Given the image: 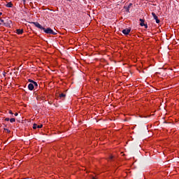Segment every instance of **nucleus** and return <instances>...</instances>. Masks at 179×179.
<instances>
[{"mask_svg":"<svg viewBox=\"0 0 179 179\" xmlns=\"http://www.w3.org/2000/svg\"><path fill=\"white\" fill-rule=\"evenodd\" d=\"M43 30L47 34H53L54 36H55V34H57V33H55L54 31H52V29H51V28H48V29L43 28Z\"/></svg>","mask_w":179,"mask_h":179,"instance_id":"nucleus-1","label":"nucleus"},{"mask_svg":"<svg viewBox=\"0 0 179 179\" xmlns=\"http://www.w3.org/2000/svg\"><path fill=\"white\" fill-rule=\"evenodd\" d=\"M32 24H34L35 27H37L38 29H40L41 30H43L44 27L40 24V23L36 22H32Z\"/></svg>","mask_w":179,"mask_h":179,"instance_id":"nucleus-2","label":"nucleus"},{"mask_svg":"<svg viewBox=\"0 0 179 179\" xmlns=\"http://www.w3.org/2000/svg\"><path fill=\"white\" fill-rule=\"evenodd\" d=\"M152 15L155 20H156V23H160V20L157 18V15H156V13H152Z\"/></svg>","mask_w":179,"mask_h":179,"instance_id":"nucleus-3","label":"nucleus"},{"mask_svg":"<svg viewBox=\"0 0 179 179\" xmlns=\"http://www.w3.org/2000/svg\"><path fill=\"white\" fill-rule=\"evenodd\" d=\"M123 34L128 35L129 33H131V29H125L122 31Z\"/></svg>","mask_w":179,"mask_h":179,"instance_id":"nucleus-4","label":"nucleus"},{"mask_svg":"<svg viewBox=\"0 0 179 179\" xmlns=\"http://www.w3.org/2000/svg\"><path fill=\"white\" fill-rule=\"evenodd\" d=\"M37 128H43V124H34L33 129H37Z\"/></svg>","mask_w":179,"mask_h":179,"instance_id":"nucleus-5","label":"nucleus"},{"mask_svg":"<svg viewBox=\"0 0 179 179\" xmlns=\"http://www.w3.org/2000/svg\"><path fill=\"white\" fill-rule=\"evenodd\" d=\"M28 89H29V90H33V89H34V85H33V83L29 84V85H28Z\"/></svg>","mask_w":179,"mask_h":179,"instance_id":"nucleus-6","label":"nucleus"},{"mask_svg":"<svg viewBox=\"0 0 179 179\" xmlns=\"http://www.w3.org/2000/svg\"><path fill=\"white\" fill-rule=\"evenodd\" d=\"M16 33L17 34H23V29H16Z\"/></svg>","mask_w":179,"mask_h":179,"instance_id":"nucleus-7","label":"nucleus"},{"mask_svg":"<svg viewBox=\"0 0 179 179\" xmlns=\"http://www.w3.org/2000/svg\"><path fill=\"white\" fill-rule=\"evenodd\" d=\"M12 23V21H10V20H8V21H7V22H4V24H5V26H10V24Z\"/></svg>","mask_w":179,"mask_h":179,"instance_id":"nucleus-8","label":"nucleus"},{"mask_svg":"<svg viewBox=\"0 0 179 179\" xmlns=\"http://www.w3.org/2000/svg\"><path fill=\"white\" fill-rule=\"evenodd\" d=\"M7 8H12L13 6V4L11 2H9L6 4Z\"/></svg>","mask_w":179,"mask_h":179,"instance_id":"nucleus-9","label":"nucleus"},{"mask_svg":"<svg viewBox=\"0 0 179 179\" xmlns=\"http://www.w3.org/2000/svg\"><path fill=\"white\" fill-rule=\"evenodd\" d=\"M140 22H141L140 23V25H141V26H145V21H144L143 20L140 19Z\"/></svg>","mask_w":179,"mask_h":179,"instance_id":"nucleus-10","label":"nucleus"},{"mask_svg":"<svg viewBox=\"0 0 179 179\" xmlns=\"http://www.w3.org/2000/svg\"><path fill=\"white\" fill-rule=\"evenodd\" d=\"M65 96H66L65 94H59L60 99H62V98H63V99H65Z\"/></svg>","mask_w":179,"mask_h":179,"instance_id":"nucleus-11","label":"nucleus"},{"mask_svg":"<svg viewBox=\"0 0 179 179\" xmlns=\"http://www.w3.org/2000/svg\"><path fill=\"white\" fill-rule=\"evenodd\" d=\"M15 121H16L15 118L10 119V122H15Z\"/></svg>","mask_w":179,"mask_h":179,"instance_id":"nucleus-12","label":"nucleus"},{"mask_svg":"<svg viewBox=\"0 0 179 179\" xmlns=\"http://www.w3.org/2000/svg\"><path fill=\"white\" fill-rule=\"evenodd\" d=\"M32 83L34 85V86H38V85H37V83L36 82L32 81Z\"/></svg>","mask_w":179,"mask_h":179,"instance_id":"nucleus-13","label":"nucleus"},{"mask_svg":"<svg viewBox=\"0 0 179 179\" xmlns=\"http://www.w3.org/2000/svg\"><path fill=\"white\" fill-rule=\"evenodd\" d=\"M4 131H6V132H8V134L10 133V130H9L8 129H4Z\"/></svg>","mask_w":179,"mask_h":179,"instance_id":"nucleus-14","label":"nucleus"},{"mask_svg":"<svg viewBox=\"0 0 179 179\" xmlns=\"http://www.w3.org/2000/svg\"><path fill=\"white\" fill-rule=\"evenodd\" d=\"M113 157H113V155H110V157H109V159L111 160V159H113Z\"/></svg>","mask_w":179,"mask_h":179,"instance_id":"nucleus-15","label":"nucleus"},{"mask_svg":"<svg viewBox=\"0 0 179 179\" xmlns=\"http://www.w3.org/2000/svg\"><path fill=\"white\" fill-rule=\"evenodd\" d=\"M9 120H10V119L8 117L5 119V121H9Z\"/></svg>","mask_w":179,"mask_h":179,"instance_id":"nucleus-16","label":"nucleus"},{"mask_svg":"<svg viewBox=\"0 0 179 179\" xmlns=\"http://www.w3.org/2000/svg\"><path fill=\"white\" fill-rule=\"evenodd\" d=\"M9 114H13V113H12V110H9Z\"/></svg>","mask_w":179,"mask_h":179,"instance_id":"nucleus-17","label":"nucleus"},{"mask_svg":"<svg viewBox=\"0 0 179 179\" xmlns=\"http://www.w3.org/2000/svg\"><path fill=\"white\" fill-rule=\"evenodd\" d=\"M15 117H17V113H15Z\"/></svg>","mask_w":179,"mask_h":179,"instance_id":"nucleus-18","label":"nucleus"},{"mask_svg":"<svg viewBox=\"0 0 179 179\" xmlns=\"http://www.w3.org/2000/svg\"><path fill=\"white\" fill-rule=\"evenodd\" d=\"M24 3H26V0H22Z\"/></svg>","mask_w":179,"mask_h":179,"instance_id":"nucleus-19","label":"nucleus"},{"mask_svg":"<svg viewBox=\"0 0 179 179\" xmlns=\"http://www.w3.org/2000/svg\"><path fill=\"white\" fill-rule=\"evenodd\" d=\"M1 15H2V13H0V16H1Z\"/></svg>","mask_w":179,"mask_h":179,"instance_id":"nucleus-20","label":"nucleus"},{"mask_svg":"<svg viewBox=\"0 0 179 179\" xmlns=\"http://www.w3.org/2000/svg\"><path fill=\"white\" fill-rule=\"evenodd\" d=\"M92 179H96V178H94V177H92Z\"/></svg>","mask_w":179,"mask_h":179,"instance_id":"nucleus-21","label":"nucleus"},{"mask_svg":"<svg viewBox=\"0 0 179 179\" xmlns=\"http://www.w3.org/2000/svg\"><path fill=\"white\" fill-rule=\"evenodd\" d=\"M69 1H72V0H69Z\"/></svg>","mask_w":179,"mask_h":179,"instance_id":"nucleus-22","label":"nucleus"},{"mask_svg":"<svg viewBox=\"0 0 179 179\" xmlns=\"http://www.w3.org/2000/svg\"><path fill=\"white\" fill-rule=\"evenodd\" d=\"M150 1H152V0H150Z\"/></svg>","mask_w":179,"mask_h":179,"instance_id":"nucleus-23","label":"nucleus"}]
</instances>
